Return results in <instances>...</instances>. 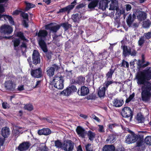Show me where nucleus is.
Segmentation results:
<instances>
[{
    "mask_svg": "<svg viewBox=\"0 0 151 151\" xmlns=\"http://www.w3.org/2000/svg\"><path fill=\"white\" fill-rule=\"evenodd\" d=\"M64 80L62 76H55L52 81L54 87L58 89H62L63 88Z\"/></svg>",
    "mask_w": 151,
    "mask_h": 151,
    "instance_id": "20e7f679",
    "label": "nucleus"
},
{
    "mask_svg": "<svg viewBox=\"0 0 151 151\" xmlns=\"http://www.w3.org/2000/svg\"><path fill=\"white\" fill-rule=\"evenodd\" d=\"M151 24V22L149 20H147L143 22V26L144 28L148 27Z\"/></svg>",
    "mask_w": 151,
    "mask_h": 151,
    "instance_id": "a19ab883",
    "label": "nucleus"
},
{
    "mask_svg": "<svg viewBox=\"0 0 151 151\" xmlns=\"http://www.w3.org/2000/svg\"><path fill=\"white\" fill-rule=\"evenodd\" d=\"M145 141L147 144L151 145V136L147 137L145 138Z\"/></svg>",
    "mask_w": 151,
    "mask_h": 151,
    "instance_id": "a18cd8bd",
    "label": "nucleus"
},
{
    "mask_svg": "<svg viewBox=\"0 0 151 151\" xmlns=\"http://www.w3.org/2000/svg\"><path fill=\"white\" fill-rule=\"evenodd\" d=\"M121 47L123 50V55L125 57L130 55L132 56H134L136 54L135 51L133 50H131L129 47L125 46H122Z\"/></svg>",
    "mask_w": 151,
    "mask_h": 151,
    "instance_id": "9d476101",
    "label": "nucleus"
},
{
    "mask_svg": "<svg viewBox=\"0 0 151 151\" xmlns=\"http://www.w3.org/2000/svg\"><path fill=\"white\" fill-rule=\"evenodd\" d=\"M116 135L114 134L109 135L106 140L107 143H112L116 140Z\"/></svg>",
    "mask_w": 151,
    "mask_h": 151,
    "instance_id": "5701e85b",
    "label": "nucleus"
},
{
    "mask_svg": "<svg viewBox=\"0 0 151 151\" xmlns=\"http://www.w3.org/2000/svg\"><path fill=\"white\" fill-rule=\"evenodd\" d=\"M30 145L27 142H24L20 144L19 146L18 149L20 151H24L27 150Z\"/></svg>",
    "mask_w": 151,
    "mask_h": 151,
    "instance_id": "aec40b11",
    "label": "nucleus"
},
{
    "mask_svg": "<svg viewBox=\"0 0 151 151\" xmlns=\"http://www.w3.org/2000/svg\"><path fill=\"white\" fill-rule=\"evenodd\" d=\"M77 151H83L81 145H79L78 147L77 148Z\"/></svg>",
    "mask_w": 151,
    "mask_h": 151,
    "instance_id": "774afa93",
    "label": "nucleus"
},
{
    "mask_svg": "<svg viewBox=\"0 0 151 151\" xmlns=\"http://www.w3.org/2000/svg\"><path fill=\"white\" fill-rule=\"evenodd\" d=\"M135 12H134L133 17L135 18L136 16L139 21L144 20L146 18V13L140 11L139 10H135Z\"/></svg>",
    "mask_w": 151,
    "mask_h": 151,
    "instance_id": "6e6552de",
    "label": "nucleus"
},
{
    "mask_svg": "<svg viewBox=\"0 0 151 151\" xmlns=\"http://www.w3.org/2000/svg\"><path fill=\"white\" fill-rule=\"evenodd\" d=\"M108 55V53L106 51H104L101 54L99 55V56L100 57L102 56L103 57V59H106L107 58Z\"/></svg>",
    "mask_w": 151,
    "mask_h": 151,
    "instance_id": "3c124183",
    "label": "nucleus"
},
{
    "mask_svg": "<svg viewBox=\"0 0 151 151\" xmlns=\"http://www.w3.org/2000/svg\"><path fill=\"white\" fill-rule=\"evenodd\" d=\"M80 116L81 117L83 118L84 119H86L87 118L86 115L83 114H81L80 115Z\"/></svg>",
    "mask_w": 151,
    "mask_h": 151,
    "instance_id": "338daca9",
    "label": "nucleus"
},
{
    "mask_svg": "<svg viewBox=\"0 0 151 151\" xmlns=\"http://www.w3.org/2000/svg\"><path fill=\"white\" fill-rule=\"evenodd\" d=\"M145 39V37L144 36L141 37L138 41L139 45V46L142 45L144 43Z\"/></svg>",
    "mask_w": 151,
    "mask_h": 151,
    "instance_id": "37998d69",
    "label": "nucleus"
},
{
    "mask_svg": "<svg viewBox=\"0 0 151 151\" xmlns=\"http://www.w3.org/2000/svg\"><path fill=\"white\" fill-rule=\"evenodd\" d=\"M4 11V10H0V18L1 17H3L5 20H7L8 19L11 24L12 25L14 24V22L12 17L11 16L7 15L1 14V12H3Z\"/></svg>",
    "mask_w": 151,
    "mask_h": 151,
    "instance_id": "412c9836",
    "label": "nucleus"
},
{
    "mask_svg": "<svg viewBox=\"0 0 151 151\" xmlns=\"http://www.w3.org/2000/svg\"><path fill=\"white\" fill-rule=\"evenodd\" d=\"M61 25L66 30L68 29L70 27V25L67 23H62Z\"/></svg>",
    "mask_w": 151,
    "mask_h": 151,
    "instance_id": "09e8293b",
    "label": "nucleus"
},
{
    "mask_svg": "<svg viewBox=\"0 0 151 151\" xmlns=\"http://www.w3.org/2000/svg\"><path fill=\"white\" fill-rule=\"evenodd\" d=\"M99 128L98 129V131L100 132H104V130L102 125H98Z\"/></svg>",
    "mask_w": 151,
    "mask_h": 151,
    "instance_id": "5fc2aeb1",
    "label": "nucleus"
},
{
    "mask_svg": "<svg viewBox=\"0 0 151 151\" xmlns=\"http://www.w3.org/2000/svg\"><path fill=\"white\" fill-rule=\"evenodd\" d=\"M82 11L83 10H81L78 13L73 15L72 18L74 22L78 23L80 21V18L82 19H85L86 18V17H83L84 12Z\"/></svg>",
    "mask_w": 151,
    "mask_h": 151,
    "instance_id": "f8f14e48",
    "label": "nucleus"
},
{
    "mask_svg": "<svg viewBox=\"0 0 151 151\" xmlns=\"http://www.w3.org/2000/svg\"><path fill=\"white\" fill-rule=\"evenodd\" d=\"M84 5L83 4H80L78 5L76 8V9H79L84 7Z\"/></svg>",
    "mask_w": 151,
    "mask_h": 151,
    "instance_id": "680f3d73",
    "label": "nucleus"
},
{
    "mask_svg": "<svg viewBox=\"0 0 151 151\" xmlns=\"http://www.w3.org/2000/svg\"><path fill=\"white\" fill-rule=\"evenodd\" d=\"M24 108L25 109L31 111L32 110L33 108L31 104H29L25 105Z\"/></svg>",
    "mask_w": 151,
    "mask_h": 151,
    "instance_id": "49530a36",
    "label": "nucleus"
},
{
    "mask_svg": "<svg viewBox=\"0 0 151 151\" xmlns=\"http://www.w3.org/2000/svg\"><path fill=\"white\" fill-rule=\"evenodd\" d=\"M88 135L89 139L91 141L93 140L95 136V133L90 131H88Z\"/></svg>",
    "mask_w": 151,
    "mask_h": 151,
    "instance_id": "4c0bfd02",
    "label": "nucleus"
},
{
    "mask_svg": "<svg viewBox=\"0 0 151 151\" xmlns=\"http://www.w3.org/2000/svg\"><path fill=\"white\" fill-rule=\"evenodd\" d=\"M12 27L9 25L4 24L2 26L0 29V31L5 34H10L12 32Z\"/></svg>",
    "mask_w": 151,
    "mask_h": 151,
    "instance_id": "4468645a",
    "label": "nucleus"
},
{
    "mask_svg": "<svg viewBox=\"0 0 151 151\" xmlns=\"http://www.w3.org/2000/svg\"><path fill=\"white\" fill-rule=\"evenodd\" d=\"M27 130L25 129L24 128L21 127L17 126L15 127V129H14L13 133L16 134V132H17L16 133H17L18 134L19 133H22L24 131H26Z\"/></svg>",
    "mask_w": 151,
    "mask_h": 151,
    "instance_id": "7c9ffc66",
    "label": "nucleus"
},
{
    "mask_svg": "<svg viewBox=\"0 0 151 151\" xmlns=\"http://www.w3.org/2000/svg\"><path fill=\"white\" fill-rule=\"evenodd\" d=\"M124 101L122 99H115L113 101L114 106L116 107H118L122 106L124 104Z\"/></svg>",
    "mask_w": 151,
    "mask_h": 151,
    "instance_id": "a878e982",
    "label": "nucleus"
},
{
    "mask_svg": "<svg viewBox=\"0 0 151 151\" xmlns=\"http://www.w3.org/2000/svg\"><path fill=\"white\" fill-rule=\"evenodd\" d=\"M99 2V0H94L91 1L88 5V8L89 9L93 8L96 6Z\"/></svg>",
    "mask_w": 151,
    "mask_h": 151,
    "instance_id": "c756f323",
    "label": "nucleus"
},
{
    "mask_svg": "<svg viewBox=\"0 0 151 151\" xmlns=\"http://www.w3.org/2000/svg\"><path fill=\"white\" fill-rule=\"evenodd\" d=\"M109 79L107 80V79H106V81L104 83L105 85L106 86V87L107 88H108L109 85L112 84L113 82L111 81H109Z\"/></svg>",
    "mask_w": 151,
    "mask_h": 151,
    "instance_id": "603ef678",
    "label": "nucleus"
},
{
    "mask_svg": "<svg viewBox=\"0 0 151 151\" xmlns=\"http://www.w3.org/2000/svg\"><path fill=\"white\" fill-rule=\"evenodd\" d=\"M17 90L19 91H22L24 90V86L23 85H20L18 86L17 88Z\"/></svg>",
    "mask_w": 151,
    "mask_h": 151,
    "instance_id": "13d9d810",
    "label": "nucleus"
},
{
    "mask_svg": "<svg viewBox=\"0 0 151 151\" xmlns=\"http://www.w3.org/2000/svg\"><path fill=\"white\" fill-rule=\"evenodd\" d=\"M76 132L79 137L82 138L85 137L86 132L84 129L80 126H78L76 129Z\"/></svg>",
    "mask_w": 151,
    "mask_h": 151,
    "instance_id": "dca6fc26",
    "label": "nucleus"
},
{
    "mask_svg": "<svg viewBox=\"0 0 151 151\" xmlns=\"http://www.w3.org/2000/svg\"><path fill=\"white\" fill-rule=\"evenodd\" d=\"M114 147L112 145H106L103 148V151H114Z\"/></svg>",
    "mask_w": 151,
    "mask_h": 151,
    "instance_id": "cd10ccee",
    "label": "nucleus"
},
{
    "mask_svg": "<svg viewBox=\"0 0 151 151\" xmlns=\"http://www.w3.org/2000/svg\"><path fill=\"white\" fill-rule=\"evenodd\" d=\"M130 132V134L126 137V139L125 140V142L129 144L134 142L138 138L137 135L132 132Z\"/></svg>",
    "mask_w": 151,
    "mask_h": 151,
    "instance_id": "423d86ee",
    "label": "nucleus"
},
{
    "mask_svg": "<svg viewBox=\"0 0 151 151\" xmlns=\"http://www.w3.org/2000/svg\"><path fill=\"white\" fill-rule=\"evenodd\" d=\"M2 107L4 109H6L8 107V104L6 102H4L3 103H2Z\"/></svg>",
    "mask_w": 151,
    "mask_h": 151,
    "instance_id": "e2e57ef3",
    "label": "nucleus"
},
{
    "mask_svg": "<svg viewBox=\"0 0 151 151\" xmlns=\"http://www.w3.org/2000/svg\"><path fill=\"white\" fill-rule=\"evenodd\" d=\"M10 134V131L9 128L7 127H4L2 128L1 134L4 138L7 137Z\"/></svg>",
    "mask_w": 151,
    "mask_h": 151,
    "instance_id": "b1692460",
    "label": "nucleus"
},
{
    "mask_svg": "<svg viewBox=\"0 0 151 151\" xmlns=\"http://www.w3.org/2000/svg\"><path fill=\"white\" fill-rule=\"evenodd\" d=\"M85 147L86 151H92L93 150L91 145L90 144H88L86 145Z\"/></svg>",
    "mask_w": 151,
    "mask_h": 151,
    "instance_id": "de8ad7c7",
    "label": "nucleus"
},
{
    "mask_svg": "<svg viewBox=\"0 0 151 151\" xmlns=\"http://www.w3.org/2000/svg\"><path fill=\"white\" fill-rule=\"evenodd\" d=\"M144 37L146 39H150L151 37V32H148L145 35V36Z\"/></svg>",
    "mask_w": 151,
    "mask_h": 151,
    "instance_id": "4d7b16f0",
    "label": "nucleus"
},
{
    "mask_svg": "<svg viewBox=\"0 0 151 151\" xmlns=\"http://www.w3.org/2000/svg\"><path fill=\"white\" fill-rule=\"evenodd\" d=\"M61 93V95L63 96H69L71 94L68 88L62 91Z\"/></svg>",
    "mask_w": 151,
    "mask_h": 151,
    "instance_id": "58836bf2",
    "label": "nucleus"
},
{
    "mask_svg": "<svg viewBox=\"0 0 151 151\" xmlns=\"http://www.w3.org/2000/svg\"><path fill=\"white\" fill-rule=\"evenodd\" d=\"M4 87L6 89L13 91L15 90L16 84L12 81H8L4 83Z\"/></svg>",
    "mask_w": 151,
    "mask_h": 151,
    "instance_id": "9b49d317",
    "label": "nucleus"
},
{
    "mask_svg": "<svg viewBox=\"0 0 151 151\" xmlns=\"http://www.w3.org/2000/svg\"><path fill=\"white\" fill-rule=\"evenodd\" d=\"M80 92L81 96H85L87 95L89 93V90L87 87L85 86L82 87L80 90H78V92Z\"/></svg>",
    "mask_w": 151,
    "mask_h": 151,
    "instance_id": "393cba45",
    "label": "nucleus"
},
{
    "mask_svg": "<svg viewBox=\"0 0 151 151\" xmlns=\"http://www.w3.org/2000/svg\"><path fill=\"white\" fill-rule=\"evenodd\" d=\"M60 26L55 23H52L45 26L46 29H49L50 32H56L60 28Z\"/></svg>",
    "mask_w": 151,
    "mask_h": 151,
    "instance_id": "1a4fd4ad",
    "label": "nucleus"
},
{
    "mask_svg": "<svg viewBox=\"0 0 151 151\" xmlns=\"http://www.w3.org/2000/svg\"><path fill=\"white\" fill-rule=\"evenodd\" d=\"M85 78L82 76H80L78 78L76 81V83L79 84H81L84 81Z\"/></svg>",
    "mask_w": 151,
    "mask_h": 151,
    "instance_id": "ea45409f",
    "label": "nucleus"
},
{
    "mask_svg": "<svg viewBox=\"0 0 151 151\" xmlns=\"http://www.w3.org/2000/svg\"><path fill=\"white\" fill-rule=\"evenodd\" d=\"M136 119L139 123L143 122L145 119L141 114H138L136 117Z\"/></svg>",
    "mask_w": 151,
    "mask_h": 151,
    "instance_id": "f704fd0d",
    "label": "nucleus"
},
{
    "mask_svg": "<svg viewBox=\"0 0 151 151\" xmlns=\"http://www.w3.org/2000/svg\"><path fill=\"white\" fill-rule=\"evenodd\" d=\"M126 9H131V6L130 4H126Z\"/></svg>",
    "mask_w": 151,
    "mask_h": 151,
    "instance_id": "69168bd1",
    "label": "nucleus"
},
{
    "mask_svg": "<svg viewBox=\"0 0 151 151\" xmlns=\"http://www.w3.org/2000/svg\"><path fill=\"white\" fill-rule=\"evenodd\" d=\"M55 146L58 148H61L62 150L63 143H62L60 141L58 140L55 141Z\"/></svg>",
    "mask_w": 151,
    "mask_h": 151,
    "instance_id": "c9c22d12",
    "label": "nucleus"
},
{
    "mask_svg": "<svg viewBox=\"0 0 151 151\" xmlns=\"http://www.w3.org/2000/svg\"><path fill=\"white\" fill-rule=\"evenodd\" d=\"M74 147V143L70 140H67L63 142L62 150L65 151H72Z\"/></svg>",
    "mask_w": 151,
    "mask_h": 151,
    "instance_id": "39448f33",
    "label": "nucleus"
},
{
    "mask_svg": "<svg viewBox=\"0 0 151 151\" xmlns=\"http://www.w3.org/2000/svg\"><path fill=\"white\" fill-rule=\"evenodd\" d=\"M20 12L19 10H15L12 12V14L14 15H17Z\"/></svg>",
    "mask_w": 151,
    "mask_h": 151,
    "instance_id": "052dcab7",
    "label": "nucleus"
},
{
    "mask_svg": "<svg viewBox=\"0 0 151 151\" xmlns=\"http://www.w3.org/2000/svg\"><path fill=\"white\" fill-rule=\"evenodd\" d=\"M68 88L71 94L73 92L76 91L77 90V88L76 87L73 85H72Z\"/></svg>",
    "mask_w": 151,
    "mask_h": 151,
    "instance_id": "79ce46f5",
    "label": "nucleus"
},
{
    "mask_svg": "<svg viewBox=\"0 0 151 151\" xmlns=\"http://www.w3.org/2000/svg\"><path fill=\"white\" fill-rule=\"evenodd\" d=\"M125 10H116V15L117 17H119L120 15L122 14L124 15V18H125L127 14H125ZM126 13L128 11V10H126Z\"/></svg>",
    "mask_w": 151,
    "mask_h": 151,
    "instance_id": "c85d7f7f",
    "label": "nucleus"
},
{
    "mask_svg": "<svg viewBox=\"0 0 151 151\" xmlns=\"http://www.w3.org/2000/svg\"><path fill=\"white\" fill-rule=\"evenodd\" d=\"M51 132V131L48 128L42 129L39 130L38 132V134L40 135H49Z\"/></svg>",
    "mask_w": 151,
    "mask_h": 151,
    "instance_id": "4be33fe9",
    "label": "nucleus"
},
{
    "mask_svg": "<svg viewBox=\"0 0 151 151\" xmlns=\"http://www.w3.org/2000/svg\"><path fill=\"white\" fill-rule=\"evenodd\" d=\"M115 70V69H112V67H111V68L109 70L106 74V77L107 80L111 79L112 78V75L114 73Z\"/></svg>",
    "mask_w": 151,
    "mask_h": 151,
    "instance_id": "473e14b6",
    "label": "nucleus"
},
{
    "mask_svg": "<svg viewBox=\"0 0 151 151\" xmlns=\"http://www.w3.org/2000/svg\"><path fill=\"white\" fill-rule=\"evenodd\" d=\"M106 90V88L105 86L99 88L98 94L100 97H104L105 95Z\"/></svg>",
    "mask_w": 151,
    "mask_h": 151,
    "instance_id": "bb28decb",
    "label": "nucleus"
},
{
    "mask_svg": "<svg viewBox=\"0 0 151 151\" xmlns=\"http://www.w3.org/2000/svg\"><path fill=\"white\" fill-rule=\"evenodd\" d=\"M122 66L124 67H126L127 68L129 66V64L128 63L124 60H122Z\"/></svg>",
    "mask_w": 151,
    "mask_h": 151,
    "instance_id": "864d4df0",
    "label": "nucleus"
},
{
    "mask_svg": "<svg viewBox=\"0 0 151 151\" xmlns=\"http://www.w3.org/2000/svg\"><path fill=\"white\" fill-rule=\"evenodd\" d=\"M135 18L133 17L132 18V15L130 14L129 15L128 18L127 19L126 22L127 25L129 27L136 28L139 25V24L137 23H133L134 20Z\"/></svg>",
    "mask_w": 151,
    "mask_h": 151,
    "instance_id": "ddd939ff",
    "label": "nucleus"
},
{
    "mask_svg": "<svg viewBox=\"0 0 151 151\" xmlns=\"http://www.w3.org/2000/svg\"><path fill=\"white\" fill-rule=\"evenodd\" d=\"M138 85H142L141 96L143 101H148L151 96V83L148 81L151 79V68L147 67L138 72L136 76Z\"/></svg>",
    "mask_w": 151,
    "mask_h": 151,
    "instance_id": "f257e3e1",
    "label": "nucleus"
},
{
    "mask_svg": "<svg viewBox=\"0 0 151 151\" xmlns=\"http://www.w3.org/2000/svg\"><path fill=\"white\" fill-rule=\"evenodd\" d=\"M37 151H48L47 148L45 146L38 147Z\"/></svg>",
    "mask_w": 151,
    "mask_h": 151,
    "instance_id": "c03bdc74",
    "label": "nucleus"
},
{
    "mask_svg": "<svg viewBox=\"0 0 151 151\" xmlns=\"http://www.w3.org/2000/svg\"><path fill=\"white\" fill-rule=\"evenodd\" d=\"M25 3L26 5V7L25 9H30L35 7L36 6L35 4L27 2L26 1H25Z\"/></svg>",
    "mask_w": 151,
    "mask_h": 151,
    "instance_id": "e433bc0d",
    "label": "nucleus"
},
{
    "mask_svg": "<svg viewBox=\"0 0 151 151\" xmlns=\"http://www.w3.org/2000/svg\"><path fill=\"white\" fill-rule=\"evenodd\" d=\"M28 19H25V20H24L23 21V24L26 27H27L28 26Z\"/></svg>",
    "mask_w": 151,
    "mask_h": 151,
    "instance_id": "bf43d9fd",
    "label": "nucleus"
},
{
    "mask_svg": "<svg viewBox=\"0 0 151 151\" xmlns=\"http://www.w3.org/2000/svg\"><path fill=\"white\" fill-rule=\"evenodd\" d=\"M21 15L22 17L25 19H28V15L27 13L21 12Z\"/></svg>",
    "mask_w": 151,
    "mask_h": 151,
    "instance_id": "6e6d98bb",
    "label": "nucleus"
},
{
    "mask_svg": "<svg viewBox=\"0 0 151 151\" xmlns=\"http://www.w3.org/2000/svg\"><path fill=\"white\" fill-rule=\"evenodd\" d=\"M91 116L92 118L95 119L97 122L99 121L100 119H99L98 117H96L95 115H93Z\"/></svg>",
    "mask_w": 151,
    "mask_h": 151,
    "instance_id": "0e129e2a",
    "label": "nucleus"
},
{
    "mask_svg": "<svg viewBox=\"0 0 151 151\" xmlns=\"http://www.w3.org/2000/svg\"><path fill=\"white\" fill-rule=\"evenodd\" d=\"M33 63L35 65L40 62V58L38 52L36 50H34L32 54Z\"/></svg>",
    "mask_w": 151,
    "mask_h": 151,
    "instance_id": "2eb2a0df",
    "label": "nucleus"
},
{
    "mask_svg": "<svg viewBox=\"0 0 151 151\" xmlns=\"http://www.w3.org/2000/svg\"><path fill=\"white\" fill-rule=\"evenodd\" d=\"M134 93H133L131 95H130L129 98L126 99V102L127 103H128L134 97Z\"/></svg>",
    "mask_w": 151,
    "mask_h": 151,
    "instance_id": "8fccbe9b",
    "label": "nucleus"
},
{
    "mask_svg": "<svg viewBox=\"0 0 151 151\" xmlns=\"http://www.w3.org/2000/svg\"><path fill=\"white\" fill-rule=\"evenodd\" d=\"M108 0H100L99 2V9H106L108 7L109 3Z\"/></svg>",
    "mask_w": 151,
    "mask_h": 151,
    "instance_id": "f3484780",
    "label": "nucleus"
},
{
    "mask_svg": "<svg viewBox=\"0 0 151 151\" xmlns=\"http://www.w3.org/2000/svg\"><path fill=\"white\" fill-rule=\"evenodd\" d=\"M121 114L123 117L129 118V121H131L132 116V110L131 108L128 107H124L122 110Z\"/></svg>",
    "mask_w": 151,
    "mask_h": 151,
    "instance_id": "0eeeda50",
    "label": "nucleus"
},
{
    "mask_svg": "<svg viewBox=\"0 0 151 151\" xmlns=\"http://www.w3.org/2000/svg\"><path fill=\"white\" fill-rule=\"evenodd\" d=\"M31 75L35 77L39 78L42 76V74L40 68H39L35 70H32L31 71Z\"/></svg>",
    "mask_w": 151,
    "mask_h": 151,
    "instance_id": "6ab92c4d",
    "label": "nucleus"
},
{
    "mask_svg": "<svg viewBox=\"0 0 151 151\" xmlns=\"http://www.w3.org/2000/svg\"><path fill=\"white\" fill-rule=\"evenodd\" d=\"M109 1L110 7L109 9H119L118 1L116 0H111Z\"/></svg>",
    "mask_w": 151,
    "mask_h": 151,
    "instance_id": "a211bd4d",
    "label": "nucleus"
},
{
    "mask_svg": "<svg viewBox=\"0 0 151 151\" xmlns=\"http://www.w3.org/2000/svg\"><path fill=\"white\" fill-rule=\"evenodd\" d=\"M76 0H75L71 3L70 5L68 6L62 8L60 9H72L74 7V6L76 4Z\"/></svg>",
    "mask_w": 151,
    "mask_h": 151,
    "instance_id": "2f4dec72",
    "label": "nucleus"
},
{
    "mask_svg": "<svg viewBox=\"0 0 151 151\" xmlns=\"http://www.w3.org/2000/svg\"><path fill=\"white\" fill-rule=\"evenodd\" d=\"M17 36L20 38L23 41L22 42V45L19 47H18L20 43V41L19 39H16L13 40L14 49L17 50V48L20 47L23 52H25L27 47L26 45L27 43L28 42V40L24 36L23 33L21 32H18L17 34Z\"/></svg>",
    "mask_w": 151,
    "mask_h": 151,
    "instance_id": "f03ea898",
    "label": "nucleus"
},
{
    "mask_svg": "<svg viewBox=\"0 0 151 151\" xmlns=\"http://www.w3.org/2000/svg\"><path fill=\"white\" fill-rule=\"evenodd\" d=\"M47 34V32L46 30H41L39 31L37 33L39 45L41 48L44 52H47V51L46 46L44 40L46 39Z\"/></svg>",
    "mask_w": 151,
    "mask_h": 151,
    "instance_id": "7ed1b4c3",
    "label": "nucleus"
},
{
    "mask_svg": "<svg viewBox=\"0 0 151 151\" xmlns=\"http://www.w3.org/2000/svg\"><path fill=\"white\" fill-rule=\"evenodd\" d=\"M54 71L55 69L53 67L48 68L47 70V75L50 76H52L54 74Z\"/></svg>",
    "mask_w": 151,
    "mask_h": 151,
    "instance_id": "72a5a7b5",
    "label": "nucleus"
}]
</instances>
